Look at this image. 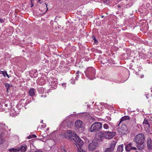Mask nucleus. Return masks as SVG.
Instances as JSON below:
<instances>
[{
	"mask_svg": "<svg viewBox=\"0 0 152 152\" xmlns=\"http://www.w3.org/2000/svg\"><path fill=\"white\" fill-rule=\"evenodd\" d=\"M134 141L136 142L138 148L142 149L145 147V137L142 133H140L137 135L135 137Z\"/></svg>",
	"mask_w": 152,
	"mask_h": 152,
	"instance_id": "1",
	"label": "nucleus"
},
{
	"mask_svg": "<svg viewBox=\"0 0 152 152\" xmlns=\"http://www.w3.org/2000/svg\"><path fill=\"white\" fill-rule=\"evenodd\" d=\"M116 134V132H115L99 131L97 135L98 137V141H103V139L104 138L108 139H111Z\"/></svg>",
	"mask_w": 152,
	"mask_h": 152,
	"instance_id": "2",
	"label": "nucleus"
},
{
	"mask_svg": "<svg viewBox=\"0 0 152 152\" xmlns=\"http://www.w3.org/2000/svg\"><path fill=\"white\" fill-rule=\"evenodd\" d=\"M102 126L101 123L95 122L90 127L89 131L91 132H97L102 129Z\"/></svg>",
	"mask_w": 152,
	"mask_h": 152,
	"instance_id": "3",
	"label": "nucleus"
},
{
	"mask_svg": "<svg viewBox=\"0 0 152 152\" xmlns=\"http://www.w3.org/2000/svg\"><path fill=\"white\" fill-rule=\"evenodd\" d=\"M85 73L86 75L88 77L91 79L93 77L95 76V71L94 68L92 67H88Z\"/></svg>",
	"mask_w": 152,
	"mask_h": 152,
	"instance_id": "4",
	"label": "nucleus"
},
{
	"mask_svg": "<svg viewBox=\"0 0 152 152\" xmlns=\"http://www.w3.org/2000/svg\"><path fill=\"white\" fill-rule=\"evenodd\" d=\"M75 141V144L78 148L82 147L83 145V142L81 139L76 134L73 138V140Z\"/></svg>",
	"mask_w": 152,
	"mask_h": 152,
	"instance_id": "5",
	"label": "nucleus"
},
{
	"mask_svg": "<svg viewBox=\"0 0 152 152\" xmlns=\"http://www.w3.org/2000/svg\"><path fill=\"white\" fill-rule=\"evenodd\" d=\"M27 148V146L26 145H22L20 148H18L17 149L14 148H10L9 149L8 151L10 152H25Z\"/></svg>",
	"mask_w": 152,
	"mask_h": 152,
	"instance_id": "6",
	"label": "nucleus"
},
{
	"mask_svg": "<svg viewBox=\"0 0 152 152\" xmlns=\"http://www.w3.org/2000/svg\"><path fill=\"white\" fill-rule=\"evenodd\" d=\"M76 134H74L71 131L68 130L64 133V136L66 138L70 139L71 140H72L73 138Z\"/></svg>",
	"mask_w": 152,
	"mask_h": 152,
	"instance_id": "7",
	"label": "nucleus"
},
{
	"mask_svg": "<svg viewBox=\"0 0 152 152\" xmlns=\"http://www.w3.org/2000/svg\"><path fill=\"white\" fill-rule=\"evenodd\" d=\"M120 128L118 129V132L121 134L125 135L126 134L128 129L127 126L124 123H122Z\"/></svg>",
	"mask_w": 152,
	"mask_h": 152,
	"instance_id": "8",
	"label": "nucleus"
},
{
	"mask_svg": "<svg viewBox=\"0 0 152 152\" xmlns=\"http://www.w3.org/2000/svg\"><path fill=\"white\" fill-rule=\"evenodd\" d=\"M117 142L116 140L112 141L110 144V147L107 148L104 152H113Z\"/></svg>",
	"mask_w": 152,
	"mask_h": 152,
	"instance_id": "9",
	"label": "nucleus"
},
{
	"mask_svg": "<svg viewBox=\"0 0 152 152\" xmlns=\"http://www.w3.org/2000/svg\"><path fill=\"white\" fill-rule=\"evenodd\" d=\"M98 144L97 142L92 140L91 142L88 145V149L90 151H93L95 150Z\"/></svg>",
	"mask_w": 152,
	"mask_h": 152,
	"instance_id": "10",
	"label": "nucleus"
},
{
	"mask_svg": "<svg viewBox=\"0 0 152 152\" xmlns=\"http://www.w3.org/2000/svg\"><path fill=\"white\" fill-rule=\"evenodd\" d=\"M133 144L132 143H130L125 145V149L126 151H129L131 150H136V148L133 146Z\"/></svg>",
	"mask_w": 152,
	"mask_h": 152,
	"instance_id": "11",
	"label": "nucleus"
},
{
	"mask_svg": "<svg viewBox=\"0 0 152 152\" xmlns=\"http://www.w3.org/2000/svg\"><path fill=\"white\" fill-rule=\"evenodd\" d=\"M83 122L80 120H77L75 124V126L76 128L79 129H82L83 126H82V124Z\"/></svg>",
	"mask_w": 152,
	"mask_h": 152,
	"instance_id": "12",
	"label": "nucleus"
},
{
	"mask_svg": "<svg viewBox=\"0 0 152 152\" xmlns=\"http://www.w3.org/2000/svg\"><path fill=\"white\" fill-rule=\"evenodd\" d=\"M4 131V130L0 128V145L2 144L4 141L3 136Z\"/></svg>",
	"mask_w": 152,
	"mask_h": 152,
	"instance_id": "13",
	"label": "nucleus"
},
{
	"mask_svg": "<svg viewBox=\"0 0 152 152\" xmlns=\"http://www.w3.org/2000/svg\"><path fill=\"white\" fill-rule=\"evenodd\" d=\"M147 143L148 148L149 150L151 149L152 148V141L150 137H148L147 138Z\"/></svg>",
	"mask_w": 152,
	"mask_h": 152,
	"instance_id": "14",
	"label": "nucleus"
},
{
	"mask_svg": "<svg viewBox=\"0 0 152 152\" xmlns=\"http://www.w3.org/2000/svg\"><path fill=\"white\" fill-rule=\"evenodd\" d=\"M130 118V117L128 116H125L121 118L120 119L119 123L118 125V126H119L120 124L123 122V123H124L125 122L124 121L127 120H129Z\"/></svg>",
	"mask_w": 152,
	"mask_h": 152,
	"instance_id": "15",
	"label": "nucleus"
},
{
	"mask_svg": "<svg viewBox=\"0 0 152 152\" xmlns=\"http://www.w3.org/2000/svg\"><path fill=\"white\" fill-rule=\"evenodd\" d=\"M29 95L31 96H33L35 95V90L33 88H30L28 92Z\"/></svg>",
	"mask_w": 152,
	"mask_h": 152,
	"instance_id": "16",
	"label": "nucleus"
},
{
	"mask_svg": "<svg viewBox=\"0 0 152 152\" xmlns=\"http://www.w3.org/2000/svg\"><path fill=\"white\" fill-rule=\"evenodd\" d=\"M124 145L123 144L119 145L117 148L116 152H122L123 151Z\"/></svg>",
	"mask_w": 152,
	"mask_h": 152,
	"instance_id": "17",
	"label": "nucleus"
},
{
	"mask_svg": "<svg viewBox=\"0 0 152 152\" xmlns=\"http://www.w3.org/2000/svg\"><path fill=\"white\" fill-rule=\"evenodd\" d=\"M0 73L3 75L4 77H5L6 76H7L8 78H10V77L8 74L7 73V72L6 71H0Z\"/></svg>",
	"mask_w": 152,
	"mask_h": 152,
	"instance_id": "18",
	"label": "nucleus"
},
{
	"mask_svg": "<svg viewBox=\"0 0 152 152\" xmlns=\"http://www.w3.org/2000/svg\"><path fill=\"white\" fill-rule=\"evenodd\" d=\"M134 0H129V2L128 4H126V6L127 7H130L133 4V2Z\"/></svg>",
	"mask_w": 152,
	"mask_h": 152,
	"instance_id": "19",
	"label": "nucleus"
},
{
	"mask_svg": "<svg viewBox=\"0 0 152 152\" xmlns=\"http://www.w3.org/2000/svg\"><path fill=\"white\" fill-rule=\"evenodd\" d=\"M60 150L61 152H67L64 146L62 145L61 147Z\"/></svg>",
	"mask_w": 152,
	"mask_h": 152,
	"instance_id": "20",
	"label": "nucleus"
},
{
	"mask_svg": "<svg viewBox=\"0 0 152 152\" xmlns=\"http://www.w3.org/2000/svg\"><path fill=\"white\" fill-rule=\"evenodd\" d=\"M78 149H77V152H86V151L84 150L81 148V147H79Z\"/></svg>",
	"mask_w": 152,
	"mask_h": 152,
	"instance_id": "21",
	"label": "nucleus"
},
{
	"mask_svg": "<svg viewBox=\"0 0 152 152\" xmlns=\"http://www.w3.org/2000/svg\"><path fill=\"white\" fill-rule=\"evenodd\" d=\"M37 136H36L35 134H33L31 135H29L28 137V139H31L32 138H35Z\"/></svg>",
	"mask_w": 152,
	"mask_h": 152,
	"instance_id": "22",
	"label": "nucleus"
},
{
	"mask_svg": "<svg viewBox=\"0 0 152 152\" xmlns=\"http://www.w3.org/2000/svg\"><path fill=\"white\" fill-rule=\"evenodd\" d=\"M103 128L105 129H107L109 128V127L107 124H105L103 125Z\"/></svg>",
	"mask_w": 152,
	"mask_h": 152,
	"instance_id": "23",
	"label": "nucleus"
},
{
	"mask_svg": "<svg viewBox=\"0 0 152 152\" xmlns=\"http://www.w3.org/2000/svg\"><path fill=\"white\" fill-rule=\"evenodd\" d=\"M5 87H6V88L7 89V91L8 92L9 88L10 87V84L7 83H6L5 84Z\"/></svg>",
	"mask_w": 152,
	"mask_h": 152,
	"instance_id": "24",
	"label": "nucleus"
},
{
	"mask_svg": "<svg viewBox=\"0 0 152 152\" xmlns=\"http://www.w3.org/2000/svg\"><path fill=\"white\" fill-rule=\"evenodd\" d=\"M143 124H145L149 126V123L147 120L145 119L143 122Z\"/></svg>",
	"mask_w": 152,
	"mask_h": 152,
	"instance_id": "25",
	"label": "nucleus"
},
{
	"mask_svg": "<svg viewBox=\"0 0 152 152\" xmlns=\"http://www.w3.org/2000/svg\"><path fill=\"white\" fill-rule=\"evenodd\" d=\"M92 38L94 40V43H96L98 42V41L97 40L96 38L94 36H92Z\"/></svg>",
	"mask_w": 152,
	"mask_h": 152,
	"instance_id": "26",
	"label": "nucleus"
},
{
	"mask_svg": "<svg viewBox=\"0 0 152 152\" xmlns=\"http://www.w3.org/2000/svg\"><path fill=\"white\" fill-rule=\"evenodd\" d=\"M4 20L0 18V23H4Z\"/></svg>",
	"mask_w": 152,
	"mask_h": 152,
	"instance_id": "27",
	"label": "nucleus"
},
{
	"mask_svg": "<svg viewBox=\"0 0 152 152\" xmlns=\"http://www.w3.org/2000/svg\"><path fill=\"white\" fill-rule=\"evenodd\" d=\"M31 0V8H32V7L34 6V4H32V2Z\"/></svg>",
	"mask_w": 152,
	"mask_h": 152,
	"instance_id": "28",
	"label": "nucleus"
},
{
	"mask_svg": "<svg viewBox=\"0 0 152 152\" xmlns=\"http://www.w3.org/2000/svg\"><path fill=\"white\" fill-rule=\"evenodd\" d=\"M144 77V76L143 75H141V76L140 77L141 78H143V77Z\"/></svg>",
	"mask_w": 152,
	"mask_h": 152,
	"instance_id": "29",
	"label": "nucleus"
},
{
	"mask_svg": "<svg viewBox=\"0 0 152 152\" xmlns=\"http://www.w3.org/2000/svg\"><path fill=\"white\" fill-rule=\"evenodd\" d=\"M34 152H43L42 151H36Z\"/></svg>",
	"mask_w": 152,
	"mask_h": 152,
	"instance_id": "30",
	"label": "nucleus"
},
{
	"mask_svg": "<svg viewBox=\"0 0 152 152\" xmlns=\"http://www.w3.org/2000/svg\"><path fill=\"white\" fill-rule=\"evenodd\" d=\"M139 72H136V75H138L139 76Z\"/></svg>",
	"mask_w": 152,
	"mask_h": 152,
	"instance_id": "31",
	"label": "nucleus"
},
{
	"mask_svg": "<svg viewBox=\"0 0 152 152\" xmlns=\"http://www.w3.org/2000/svg\"><path fill=\"white\" fill-rule=\"evenodd\" d=\"M80 72L78 71L76 73L77 74H79V73Z\"/></svg>",
	"mask_w": 152,
	"mask_h": 152,
	"instance_id": "32",
	"label": "nucleus"
},
{
	"mask_svg": "<svg viewBox=\"0 0 152 152\" xmlns=\"http://www.w3.org/2000/svg\"><path fill=\"white\" fill-rule=\"evenodd\" d=\"M4 105H5V107H7L8 104H4Z\"/></svg>",
	"mask_w": 152,
	"mask_h": 152,
	"instance_id": "33",
	"label": "nucleus"
},
{
	"mask_svg": "<svg viewBox=\"0 0 152 152\" xmlns=\"http://www.w3.org/2000/svg\"><path fill=\"white\" fill-rule=\"evenodd\" d=\"M45 4L46 5V7H47V4H46V3H45Z\"/></svg>",
	"mask_w": 152,
	"mask_h": 152,
	"instance_id": "34",
	"label": "nucleus"
},
{
	"mask_svg": "<svg viewBox=\"0 0 152 152\" xmlns=\"http://www.w3.org/2000/svg\"><path fill=\"white\" fill-rule=\"evenodd\" d=\"M101 17H102V18H103L104 17V16H103V15H102V16H101Z\"/></svg>",
	"mask_w": 152,
	"mask_h": 152,
	"instance_id": "35",
	"label": "nucleus"
},
{
	"mask_svg": "<svg viewBox=\"0 0 152 152\" xmlns=\"http://www.w3.org/2000/svg\"><path fill=\"white\" fill-rule=\"evenodd\" d=\"M10 87H11V86H12V85H10Z\"/></svg>",
	"mask_w": 152,
	"mask_h": 152,
	"instance_id": "36",
	"label": "nucleus"
},
{
	"mask_svg": "<svg viewBox=\"0 0 152 152\" xmlns=\"http://www.w3.org/2000/svg\"><path fill=\"white\" fill-rule=\"evenodd\" d=\"M39 2H40L41 1V0H38Z\"/></svg>",
	"mask_w": 152,
	"mask_h": 152,
	"instance_id": "37",
	"label": "nucleus"
},
{
	"mask_svg": "<svg viewBox=\"0 0 152 152\" xmlns=\"http://www.w3.org/2000/svg\"><path fill=\"white\" fill-rule=\"evenodd\" d=\"M95 152H99V151H95Z\"/></svg>",
	"mask_w": 152,
	"mask_h": 152,
	"instance_id": "38",
	"label": "nucleus"
},
{
	"mask_svg": "<svg viewBox=\"0 0 152 152\" xmlns=\"http://www.w3.org/2000/svg\"><path fill=\"white\" fill-rule=\"evenodd\" d=\"M43 122V121L42 120V121H41V123H42V122Z\"/></svg>",
	"mask_w": 152,
	"mask_h": 152,
	"instance_id": "39",
	"label": "nucleus"
},
{
	"mask_svg": "<svg viewBox=\"0 0 152 152\" xmlns=\"http://www.w3.org/2000/svg\"><path fill=\"white\" fill-rule=\"evenodd\" d=\"M136 152H138L137 151H136Z\"/></svg>",
	"mask_w": 152,
	"mask_h": 152,
	"instance_id": "40",
	"label": "nucleus"
}]
</instances>
